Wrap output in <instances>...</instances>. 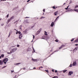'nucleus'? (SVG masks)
Masks as SVG:
<instances>
[{"label": "nucleus", "mask_w": 78, "mask_h": 78, "mask_svg": "<svg viewBox=\"0 0 78 78\" xmlns=\"http://www.w3.org/2000/svg\"><path fill=\"white\" fill-rule=\"evenodd\" d=\"M42 30V28L40 29L38 31H39L40 33L41 31V30Z\"/></svg>", "instance_id": "obj_19"}, {"label": "nucleus", "mask_w": 78, "mask_h": 78, "mask_svg": "<svg viewBox=\"0 0 78 78\" xmlns=\"http://www.w3.org/2000/svg\"><path fill=\"white\" fill-rule=\"evenodd\" d=\"M43 15L44 14V13H43Z\"/></svg>", "instance_id": "obj_60"}, {"label": "nucleus", "mask_w": 78, "mask_h": 78, "mask_svg": "<svg viewBox=\"0 0 78 78\" xmlns=\"http://www.w3.org/2000/svg\"><path fill=\"white\" fill-rule=\"evenodd\" d=\"M23 70H25V68H23Z\"/></svg>", "instance_id": "obj_53"}, {"label": "nucleus", "mask_w": 78, "mask_h": 78, "mask_svg": "<svg viewBox=\"0 0 78 78\" xmlns=\"http://www.w3.org/2000/svg\"><path fill=\"white\" fill-rule=\"evenodd\" d=\"M75 45L76 46H78V44H75Z\"/></svg>", "instance_id": "obj_40"}, {"label": "nucleus", "mask_w": 78, "mask_h": 78, "mask_svg": "<svg viewBox=\"0 0 78 78\" xmlns=\"http://www.w3.org/2000/svg\"><path fill=\"white\" fill-rule=\"evenodd\" d=\"M67 70H64L63 71V73H66V72H67Z\"/></svg>", "instance_id": "obj_18"}, {"label": "nucleus", "mask_w": 78, "mask_h": 78, "mask_svg": "<svg viewBox=\"0 0 78 78\" xmlns=\"http://www.w3.org/2000/svg\"><path fill=\"white\" fill-rule=\"evenodd\" d=\"M11 20H11V19H9L8 20V22H11Z\"/></svg>", "instance_id": "obj_20"}, {"label": "nucleus", "mask_w": 78, "mask_h": 78, "mask_svg": "<svg viewBox=\"0 0 78 78\" xmlns=\"http://www.w3.org/2000/svg\"><path fill=\"white\" fill-rule=\"evenodd\" d=\"M68 7H69V6H67V8H65V9H68Z\"/></svg>", "instance_id": "obj_35"}, {"label": "nucleus", "mask_w": 78, "mask_h": 78, "mask_svg": "<svg viewBox=\"0 0 78 78\" xmlns=\"http://www.w3.org/2000/svg\"><path fill=\"white\" fill-rule=\"evenodd\" d=\"M33 50H34V51H32V53H34V52H35V51H34V48H33Z\"/></svg>", "instance_id": "obj_32"}, {"label": "nucleus", "mask_w": 78, "mask_h": 78, "mask_svg": "<svg viewBox=\"0 0 78 78\" xmlns=\"http://www.w3.org/2000/svg\"><path fill=\"white\" fill-rule=\"evenodd\" d=\"M9 36H10V32L9 33V35L8 37H9Z\"/></svg>", "instance_id": "obj_48"}, {"label": "nucleus", "mask_w": 78, "mask_h": 78, "mask_svg": "<svg viewBox=\"0 0 78 78\" xmlns=\"http://www.w3.org/2000/svg\"><path fill=\"white\" fill-rule=\"evenodd\" d=\"M66 5V3H64L63 4V5Z\"/></svg>", "instance_id": "obj_54"}, {"label": "nucleus", "mask_w": 78, "mask_h": 78, "mask_svg": "<svg viewBox=\"0 0 78 78\" xmlns=\"http://www.w3.org/2000/svg\"><path fill=\"white\" fill-rule=\"evenodd\" d=\"M1 58H2V56H0V59H1Z\"/></svg>", "instance_id": "obj_52"}, {"label": "nucleus", "mask_w": 78, "mask_h": 78, "mask_svg": "<svg viewBox=\"0 0 78 78\" xmlns=\"http://www.w3.org/2000/svg\"><path fill=\"white\" fill-rule=\"evenodd\" d=\"M30 1V0H28L27 1V2L28 3V2H29Z\"/></svg>", "instance_id": "obj_38"}, {"label": "nucleus", "mask_w": 78, "mask_h": 78, "mask_svg": "<svg viewBox=\"0 0 78 78\" xmlns=\"http://www.w3.org/2000/svg\"><path fill=\"white\" fill-rule=\"evenodd\" d=\"M16 65H19V64H20V63H18L16 64Z\"/></svg>", "instance_id": "obj_24"}, {"label": "nucleus", "mask_w": 78, "mask_h": 78, "mask_svg": "<svg viewBox=\"0 0 78 78\" xmlns=\"http://www.w3.org/2000/svg\"><path fill=\"white\" fill-rule=\"evenodd\" d=\"M3 25H4V24H1V26H3Z\"/></svg>", "instance_id": "obj_51"}, {"label": "nucleus", "mask_w": 78, "mask_h": 78, "mask_svg": "<svg viewBox=\"0 0 78 78\" xmlns=\"http://www.w3.org/2000/svg\"><path fill=\"white\" fill-rule=\"evenodd\" d=\"M17 22H18V21H16L15 22H14V23H17Z\"/></svg>", "instance_id": "obj_31"}, {"label": "nucleus", "mask_w": 78, "mask_h": 78, "mask_svg": "<svg viewBox=\"0 0 78 78\" xmlns=\"http://www.w3.org/2000/svg\"><path fill=\"white\" fill-rule=\"evenodd\" d=\"M16 31H17V32H16V34H18V32H17V30Z\"/></svg>", "instance_id": "obj_41"}, {"label": "nucleus", "mask_w": 78, "mask_h": 78, "mask_svg": "<svg viewBox=\"0 0 78 78\" xmlns=\"http://www.w3.org/2000/svg\"><path fill=\"white\" fill-rule=\"evenodd\" d=\"M6 67V66H5L3 67V68H5V67Z\"/></svg>", "instance_id": "obj_43"}, {"label": "nucleus", "mask_w": 78, "mask_h": 78, "mask_svg": "<svg viewBox=\"0 0 78 78\" xmlns=\"http://www.w3.org/2000/svg\"><path fill=\"white\" fill-rule=\"evenodd\" d=\"M75 49H76V48L75 49H74L73 51H75Z\"/></svg>", "instance_id": "obj_49"}, {"label": "nucleus", "mask_w": 78, "mask_h": 78, "mask_svg": "<svg viewBox=\"0 0 78 78\" xmlns=\"http://www.w3.org/2000/svg\"><path fill=\"white\" fill-rule=\"evenodd\" d=\"M74 11H76V12H78V9H75Z\"/></svg>", "instance_id": "obj_16"}, {"label": "nucleus", "mask_w": 78, "mask_h": 78, "mask_svg": "<svg viewBox=\"0 0 78 78\" xmlns=\"http://www.w3.org/2000/svg\"><path fill=\"white\" fill-rule=\"evenodd\" d=\"M44 34L45 36H47V35H48V34H47V32H46V31H44Z\"/></svg>", "instance_id": "obj_10"}, {"label": "nucleus", "mask_w": 78, "mask_h": 78, "mask_svg": "<svg viewBox=\"0 0 78 78\" xmlns=\"http://www.w3.org/2000/svg\"><path fill=\"white\" fill-rule=\"evenodd\" d=\"M64 47H65V45H62L59 48V50H60V49H61V48H63Z\"/></svg>", "instance_id": "obj_4"}, {"label": "nucleus", "mask_w": 78, "mask_h": 78, "mask_svg": "<svg viewBox=\"0 0 78 78\" xmlns=\"http://www.w3.org/2000/svg\"><path fill=\"white\" fill-rule=\"evenodd\" d=\"M40 32H39L38 31L36 32V35H37V34H39V33Z\"/></svg>", "instance_id": "obj_13"}, {"label": "nucleus", "mask_w": 78, "mask_h": 78, "mask_svg": "<svg viewBox=\"0 0 78 78\" xmlns=\"http://www.w3.org/2000/svg\"><path fill=\"white\" fill-rule=\"evenodd\" d=\"M32 60H33V61H34V62H35V61H37V60H36V59H34L33 58L32 59Z\"/></svg>", "instance_id": "obj_14"}, {"label": "nucleus", "mask_w": 78, "mask_h": 78, "mask_svg": "<svg viewBox=\"0 0 78 78\" xmlns=\"http://www.w3.org/2000/svg\"><path fill=\"white\" fill-rule=\"evenodd\" d=\"M45 9H43V12H45Z\"/></svg>", "instance_id": "obj_44"}, {"label": "nucleus", "mask_w": 78, "mask_h": 78, "mask_svg": "<svg viewBox=\"0 0 78 78\" xmlns=\"http://www.w3.org/2000/svg\"><path fill=\"white\" fill-rule=\"evenodd\" d=\"M6 0H1L0 2L1 1H6Z\"/></svg>", "instance_id": "obj_39"}, {"label": "nucleus", "mask_w": 78, "mask_h": 78, "mask_svg": "<svg viewBox=\"0 0 78 78\" xmlns=\"http://www.w3.org/2000/svg\"><path fill=\"white\" fill-rule=\"evenodd\" d=\"M44 18H45V17H44V16H41L40 18V19H44Z\"/></svg>", "instance_id": "obj_17"}, {"label": "nucleus", "mask_w": 78, "mask_h": 78, "mask_svg": "<svg viewBox=\"0 0 78 78\" xmlns=\"http://www.w3.org/2000/svg\"><path fill=\"white\" fill-rule=\"evenodd\" d=\"M76 7H78V5H77L76 6Z\"/></svg>", "instance_id": "obj_56"}, {"label": "nucleus", "mask_w": 78, "mask_h": 78, "mask_svg": "<svg viewBox=\"0 0 78 78\" xmlns=\"http://www.w3.org/2000/svg\"><path fill=\"white\" fill-rule=\"evenodd\" d=\"M1 12V11H0V12Z\"/></svg>", "instance_id": "obj_61"}, {"label": "nucleus", "mask_w": 78, "mask_h": 78, "mask_svg": "<svg viewBox=\"0 0 78 78\" xmlns=\"http://www.w3.org/2000/svg\"><path fill=\"white\" fill-rule=\"evenodd\" d=\"M76 64V62H73V66H75V65Z\"/></svg>", "instance_id": "obj_7"}, {"label": "nucleus", "mask_w": 78, "mask_h": 78, "mask_svg": "<svg viewBox=\"0 0 78 78\" xmlns=\"http://www.w3.org/2000/svg\"><path fill=\"white\" fill-rule=\"evenodd\" d=\"M57 7H55V6H54L52 7V8L53 9H56Z\"/></svg>", "instance_id": "obj_15"}, {"label": "nucleus", "mask_w": 78, "mask_h": 78, "mask_svg": "<svg viewBox=\"0 0 78 78\" xmlns=\"http://www.w3.org/2000/svg\"><path fill=\"white\" fill-rule=\"evenodd\" d=\"M53 78H58V77L57 76H54Z\"/></svg>", "instance_id": "obj_22"}, {"label": "nucleus", "mask_w": 78, "mask_h": 78, "mask_svg": "<svg viewBox=\"0 0 78 78\" xmlns=\"http://www.w3.org/2000/svg\"><path fill=\"white\" fill-rule=\"evenodd\" d=\"M29 17H26L25 18V19H27V18H28Z\"/></svg>", "instance_id": "obj_45"}, {"label": "nucleus", "mask_w": 78, "mask_h": 78, "mask_svg": "<svg viewBox=\"0 0 78 78\" xmlns=\"http://www.w3.org/2000/svg\"><path fill=\"white\" fill-rule=\"evenodd\" d=\"M34 69H36V68L35 67L34 68Z\"/></svg>", "instance_id": "obj_55"}, {"label": "nucleus", "mask_w": 78, "mask_h": 78, "mask_svg": "<svg viewBox=\"0 0 78 78\" xmlns=\"http://www.w3.org/2000/svg\"><path fill=\"white\" fill-rule=\"evenodd\" d=\"M72 66L73 65L72 64L70 65L69 66V67H72Z\"/></svg>", "instance_id": "obj_34"}, {"label": "nucleus", "mask_w": 78, "mask_h": 78, "mask_svg": "<svg viewBox=\"0 0 78 78\" xmlns=\"http://www.w3.org/2000/svg\"><path fill=\"white\" fill-rule=\"evenodd\" d=\"M8 58H6L5 59H4L3 62H4V63H5V64H6V62H8Z\"/></svg>", "instance_id": "obj_1"}, {"label": "nucleus", "mask_w": 78, "mask_h": 78, "mask_svg": "<svg viewBox=\"0 0 78 78\" xmlns=\"http://www.w3.org/2000/svg\"><path fill=\"white\" fill-rule=\"evenodd\" d=\"M58 14V11H57L55 12L54 13V15L55 16H56Z\"/></svg>", "instance_id": "obj_6"}, {"label": "nucleus", "mask_w": 78, "mask_h": 78, "mask_svg": "<svg viewBox=\"0 0 78 78\" xmlns=\"http://www.w3.org/2000/svg\"><path fill=\"white\" fill-rule=\"evenodd\" d=\"M3 63V62L0 60V65H2Z\"/></svg>", "instance_id": "obj_12"}, {"label": "nucleus", "mask_w": 78, "mask_h": 78, "mask_svg": "<svg viewBox=\"0 0 78 78\" xmlns=\"http://www.w3.org/2000/svg\"><path fill=\"white\" fill-rule=\"evenodd\" d=\"M22 34H21L19 35V39H22Z\"/></svg>", "instance_id": "obj_5"}, {"label": "nucleus", "mask_w": 78, "mask_h": 78, "mask_svg": "<svg viewBox=\"0 0 78 78\" xmlns=\"http://www.w3.org/2000/svg\"><path fill=\"white\" fill-rule=\"evenodd\" d=\"M76 8H77V7H76V6L74 8H75V9Z\"/></svg>", "instance_id": "obj_50"}, {"label": "nucleus", "mask_w": 78, "mask_h": 78, "mask_svg": "<svg viewBox=\"0 0 78 78\" xmlns=\"http://www.w3.org/2000/svg\"><path fill=\"white\" fill-rule=\"evenodd\" d=\"M14 16H12V17H11L10 19V20H12V19H14Z\"/></svg>", "instance_id": "obj_9"}, {"label": "nucleus", "mask_w": 78, "mask_h": 78, "mask_svg": "<svg viewBox=\"0 0 78 78\" xmlns=\"http://www.w3.org/2000/svg\"><path fill=\"white\" fill-rule=\"evenodd\" d=\"M74 41V38H73L72 40H71V42H72V41Z\"/></svg>", "instance_id": "obj_25"}, {"label": "nucleus", "mask_w": 78, "mask_h": 78, "mask_svg": "<svg viewBox=\"0 0 78 78\" xmlns=\"http://www.w3.org/2000/svg\"><path fill=\"white\" fill-rule=\"evenodd\" d=\"M40 68H43V67H42V66H41L40 67H39V69H40Z\"/></svg>", "instance_id": "obj_42"}, {"label": "nucleus", "mask_w": 78, "mask_h": 78, "mask_svg": "<svg viewBox=\"0 0 78 78\" xmlns=\"http://www.w3.org/2000/svg\"><path fill=\"white\" fill-rule=\"evenodd\" d=\"M58 39H56L55 40V41L56 42H58Z\"/></svg>", "instance_id": "obj_23"}, {"label": "nucleus", "mask_w": 78, "mask_h": 78, "mask_svg": "<svg viewBox=\"0 0 78 78\" xmlns=\"http://www.w3.org/2000/svg\"><path fill=\"white\" fill-rule=\"evenodd\" d=\"M56 51H54V52H53L48 57H50V56H51V55H53V53H54L56 52Z\"/></svg>", "instance_id": "obj_11"}, {"label": "nucleus", "mask_w": 78, "mask_h": 78, "mask_svg": "<svg viewBox=\"0 0 78 78\" xmlns=\"http://www.w3.org/2000/svg\"><path fill=\"white\" fill-rule=\"evenodd\" d=\"M12 53V52L11 51H10V53L9 52H7V53L8 54H11V53Z\"/></svg>", "instance_id": "obj_29"}, {"label": "nucleus", "mask_w": 78, "mask_h": 78, "mask_svg": "<svg viewBox=\"0 0 78 78\" xmlns=\"http://www.w3.org/2000/svg\"><path fill=\"white\" fill-rule=\"evenodd\" d=\"M17 50V48H13L12 50V51H11L12 52V53H13V52H14V51H16Z\"/></svg>", "instance_id": "obj_2"}, {"label": "nucleus", "mask_w": 78, "mask_h": 78, "mask_svg": "<svg viewBox=\"0 0 78 78\" xmlns=\"http://www.w3.org/2000/svg\"><path fill=\"white\" fill-rule=\"evenodd\" d=\"M57 72H58V71H57V70H55V73H57Z\"/></svg>", "instance_id": "obj_37"}, {"label": "nucleus", "mask_w": 78, "mask_h": 78, "mask_svg": "<svg viewBox=\"0 0 78 78\" xmlns=\"http://www.w3.org/2000/svg\"><path fill=\"white\" fill-rule=\"evenodd\" d=\"M45 71V72H47V73H48V70H46Z\"/></svg>", "instance_id": "obj_26"}, {"label": "nucleus", "mask_w": 78, "mask_h": 78, "mask_svg": "<svg viewBox=\"0 0 78 78\" xmlns=\"http://www.w3.org/2000/svg\"><path fill=\"white\" fill-rule=\"evenodd\" d=\"M72 74H73V72L72 71H69L68 74V75L70 76Z\"/></svg>", "instance_id": "obj_3"}, {"label": "nucleus", "mask_w": 78, "mask_h": 78, "mask_svg": "<svg viewBox=\"0 0 78 78\" xmlns=\"http://www.w3.org/2000/svg\"><path fill=\"white\" fill-rule=\"evenodd\" d=\"M15 30H17L16 29H14Z\"/></svg>", "instance_id": "obj_58"}, {"label": "nucleus", "mask_w": 78, "mask_h": 78, "mask_svg": "<svg viewBox=\"0 0 78 78\" xmlns=\"http://www.w3.org/2000/svg\"><path fill=\"white\" fill-rule=\"evenodd\" d=\"M4 54H2L1 55V57H2V58H4Z\"/></svg>", "instance_id": "obj_21"}, {"label": "nucleus", "mask_w": 78, "mask_h": 78, "mask_svg": "<svg viewBox=\"0 0 78 78\" xmlns=\"http://www.w3.org/2000/svg\"><path fill=\"white\" fill-rule=\"evenodd\" d=\"M59 19V16H58L55 19V20H57V19Z\"/></svg>", "instance_id": "obj_28"}, {"label": "nucleus", "mask_w": 78, "mask_h": 78, "mask_svg": "<svg viewBox=\"0 0 78 78\" xmlns=\"http://www.w3.org/2000/svg\"><path fill=\"white\" fill-rule=\"evenodd\" d=\"M19 46H20V45L19 44L17 45V47H19Z\"/></svg>", "instance_id": "obj_36"}, {"label": "nucleus", "mask_w": 78, "mask_h": 78, "mask_svg": "<svg viewBox=\"0 0 78 78\" xmlns=\"http://www.w3.org/2000/svg\"><path fill=\"white\" fill-rule=\"evenodd\" d=\"M0 20H1V19H0Z\"/></svg>", "instance_id": "obj_59"}, {"label": "nucleus", "mask_w": 78, "mask_h": 78, "mask_svg": "<svg viewBox=\"0 0 78 78\" xmlns=\"http://www.w3.org/2000/svg\"><path fill=\"white\" fill-rule=\"evenodd\" d=\"M18 34H21V32H20V31H19L18 32Z\"/></svg>", "instance_id": "obj_27"}, {"label": "nucleus", "mask_w": 78, "mask_h": 78, "mask_svg": "<svg viewBox=\"0 0 78 78\" xmlns=\"http://www.w3.org/2000/svg\"><path fill=\"white\" fill-rule=\"evenodd\" d=\"M33 39H34V35H33Z\"/></svg>", "instance_id": "obj_46"}, {"label": "nucleus", "mask_w": 78, "mask_h": 78, "mask_svg": "<svg viewBox=\"0 0 78 78\" xmlns=\"http://www.w3.org/2000/svg\"><path fill=\"white\" fill-rule=\"evenodd\" d=\"M27 22V23H29L28 22Z\"/></svg>", "instance_id": "obj_57"}, {"label": "nucleus", "mask_w": 78, "mask_h": 78, "mask_svg": "<svg viewBox=\"0 0 78 78\" xmlns=\"http://www.w3.org/2000/svg\"><path fill=\"white\" fill-rule=\"evenodd\" d=\"M11 72H12H12H14V70L11 71Z\"/></svg>", "instance_id": "obj_47"}, {"label": "nucleus", "mask_w": 78, "mask_h": 78, "mask_svg": "<svg viewBox=\"0 0 78 78\" xmlns=\"http://www.w3.org/2000/svg\"><path fill=\"white\" fill-rule=\"evenodd\" d=\"M6 17H9V14H8L7 16H6Z\"/></svg>", "instance_id": "obj_30"}, {"label": "nucleus", "mask_w": 78, "mask_h": 78, "mask_svg": "<svg viewBox=\"0 0 78 78\" xmlns=\"http://www.w3.org/2000/svg\"><path fill=\"white\" fill-rule=\"evenodd\" d=\"M53 25H54V22H52L51 23L50 25L51 27H53Z\"/></svg>", "instance_id": "obj_8"}, {"label": "nucleus", "mask_w": 78, "mask_h": 78, "mask_svg": "<svg viewBox=\"0 0 78 78\" xmlns=\"http://www.w3.org/2000/svg\"><path fill=\"white\" fill-rule=\"evenodd\" d=\"M54 70H55L53 69L52 70V71L53 72H55Z\"/></svg>", "instance_id": "obj_33"}]
</instances>
